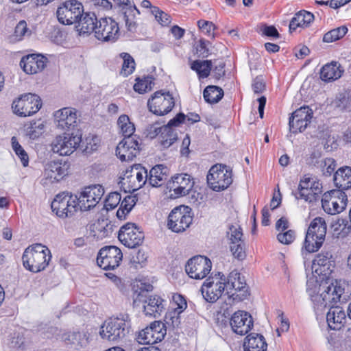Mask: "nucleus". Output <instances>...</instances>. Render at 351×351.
Segmentation results:
<instances>
[{
	"label": "nucleus",
	"mask_w": 351,
	"mask_h": 351,
	"mask_svg": "<svg viewBox=\"0 0 351 351\" xmlns=\"http://www.w3.org/2000/svg\"><path fill=\"white\" fill-rule=\"evenodd\" d=\"M320 294L313 296L314 308L317 311H323L330 307L326 314V322L331 330H338L343 326L346 316L345 311L339 306H330L332 303L340 301L344 288L340 282L335 280L328 284V282L320 285Z\"/></svg>",
	"instance_id": "f257e3e1"
},
{
	"label": "nucleus",
	"mask_w": 351,
	"mask_h": 351,
	"mask_svg": "<svg viewBox=\"0 0 351 351\" xmlns=\"http://www.w3.org/2000/svg\"><path fill=\"white\" fill-rule=\"evenodd\" d=\"M51 258L49 250L42 244L36 243L25 250L22 260L25 269L37 273L47 267Z\"/></svg>",
	"instance_id": "f03ea898"
},
{
	"label": "nucleus",
	"mask_w": 351,
	"mask_h": 351,
	"mask_svg": "<svg viewBox=\"0 0 351 351\" xmlns=\"http://www.w3.org/2000/svg\"><path fill=\"white\" fill-rule=\"evenodd\" d=\"M130 319L128 314L110 318L101 326L99 335L103 339L117 341L123 339L130 332Z\"/></svg>",
	"instance_id": "7ed1b4c3"
},
{
	"label": "nucleus",
	"mask_w": 351,
	"mask_h": 351,
	"mask_svg": "<svg viewBox=\"0 0 351 351\" xmlns=\"http://www.w3.org/2000/svg\"><path fill=\"white\" fill-rule=\"evenodd\" d=\"M326 224L322 217H316L311 223L306 234L304 247L306 254L318 251L326 234Z\"/></svg>",
	"instance_id": "20e7f679"
},
{
	"label": "nucleus",
	"mask_w": 351,
	"mask_h": 351,
	"mask_svg": "<svg viewBox=\"0 0 351 351\" xmlns=\"http://www.w3.org/2000/svg\"><path fill=\"white\" fill-rule=\"evenodd\" d=\"M207 182L213 191H223L232 182V170L226 165H215L208 171Z\"/></svg>",
	"instance_id": "39448f33"
},
{
	"label": "nucleus",
	"mask_w": 351,
	"mask_h": 351,
	"mask_svg": "<svg viewBox=\"0 0 351 351\" xmlns=\"http://www.w3.org/2000/svg\"><path fill=\"white\" fill-rule=\"evenodd\" d=\"M226 294L234 301H243L249 295L248 287L244 276L233 271L226 278Z\"/></svg>",
	"instance_id": "423d86ee"
},
{
	"label": "nucleus",
	"mask_w": 351,
	"mask_h": 351,
	"mask_svg": "<svg viewBox=\"0 0 351 351\" xmlns=\"http://www.w3.org/2000/svg\"><path fill=\"white\" fill-rule=\"evenodd\" d=\"M175 106V99L169 91L160 90L152 95L147 101L149 110L154 114L163 116L171 112Z\"/></svg>",
	"instance_id": "0eeeda50"
},
{
	"label": "nucleus",
	"mask_w": 351,
	"mask_h": 351,
	"mask_svg": "<svg viewBox=\"0 0 351 351\" xmlns=\"http://www.w3.org/2000/svg\"><path fill=\"white\" fill-rule=\"evenodd\" d=\"M204 299L209 302H216L226 291V277L218 272L214 276L208 277L201 288Z\"/></svg>",
	"instance_id": "6e6552de"
},
{
	"label": "nucleus",
	"mask_w": 351,
	"mask_h": 351,
	"mask_svg": "<svg viewBox=\"0 0 351 351\" xmlns=\"http://www.w3.org/2000/svg\"><path fill=\"white\" fill-rule=\"evenodd\" d=\"M77 195L73 196L65 192L59 193L51 202L52 211L59 217H71L77 211Z\"/></svg>",
	"instance_id": "1a4fd4ad"
},
{
	"label": "nucleus",
	"mask_w": 351,
	"mask_h": 351,
	"mask_svg": "<svg viewBox=\"0 0 351 351\" xmlns=\"http://www.w3.org/2000/svg\"><path fill=\"white\" fill-rule=\"evenodd\" d=\"M84 7L77 0H69L62 3L57 9L56 16L58 21L63 25L77 23L82 16Z\"/></svg>",
	"instance_id": "9d476101"
},
{
	"label": "nucleus",
	"mask_w": 351,
	"mask_h": 351,
	"mask_svg": "<svg viewBox=\"0 0 351 351\" xmlns=\"http://www.w3.org/2000/svg\"><path fill=\"white\" fill-rule=\"evenodd\" d=\"M41 106V99L38 95L28 93L15 100L12 108L15 114L21 117H28L37 112Z\"/></svg>",
	"instance_id": "9b49d317"
},
{
	"label": "nucleus",
	"mask_w": 351,
	"mask_h": 351,
	"mask_svg": "<svg viewBox=\"0 0 351 351\" xmlns=\"http://www.w3.org/2000/svg\"><path fill=\"white\" fill-rule=\"evenodd\" d=\"M104 194V189L100 184L85 187L77 196V206L81 210H88L94 208Z\"/></svg>",
	"instance_id": "f8f14e48"
},
{
	"label": "nucleus",
	"mask_w": 351,
	"mask_h": 351,
	"mask_svg": "<svg viewBox=\"0 0 351 351\" xmlns=\"http://www.w3.org/2000/svg\"><path fill=\"white\" fill-rule=\"evenodd\" d=\"M81 142V136L65 133L55 138L51 143V149L60 156H69L77 149Z\"/></svg>",
	"instance_id": "ddd939ff"
},
{
	"label": "nucleus",
	"mask_w": 351,
	"mask_h": 351,
	"mask_svg": "<svg viewBox=\"0 0 351 351\" xmlns=\"http://www.w3.org/2000/svg\"><path fill=\"white\" fill-rule=\"evenodd\" d=\"M243 235L242 229L238 224L228 226L226 237L229 241L230 249L232 255L238 260H243L246 256Z\"/></svg>",
	"instance_id": "4468645a"
},
{
	"label": "nucleus",
	"mask_w": 351,
	"mask_h": 351,
	"mask_svg": "<svg viewBox=\"0 0 351 351\" xmlns=\"http://www.w3.org/2000/svg\"><path fill=\"white\" fill-rule=\"evenodd\" d=\"M95 36L102 42L115 43L119 37L118 23L111 18H101Z\"/></svg>",
	"instance_id": "2eb2a0df"
},
{
	"label": "nucleus",
	"mask_w": 351,
	"mask_h": 351,
	"mask_svg": "<svg viewBox=\"0 0 351 351\" xmlns=\"http://www.w3.org/2000/svg\"><path fill=\"white\" fill-rule=\"evenodd\" d=\"M123 254L116 246H106L102 247L97 255L98 266L104 270L114 269L122 261Z\"/></svg>",
	"instance_id": "dca6fc26"
},
{
	"label": "nucleus",
	"mask_w": 351,
	"mask_h": 351,
	"mask_svg": "<svg viewBox=\"0 0 351 351\" xmlns=\"http://www.w3.org/2000/svg\"><path fill=\"white\" fill-rule=\"evenodd\" d=\"M167 333L165 324L160 321H154L145 329L139 332L138 341L141 344L153 345L161 341Z\"/></svg>",
	"instance_id": "f3484780"
},
{
	"label": "nucleus",
	"mask_w": 351,
	"mask_h": 351,
	"mask_svg": "<svg viewBox=\"0 0 351 351\" xmlns=\"http://www.w3.org/2000/svg\"><path fill=\"white\" fill-rule=\"evenodd\" d=\"M211 267L210 259L203 256H196L187 261L185 271L190 278L199 280L204 278L209 274Z\"/></svg>",
	"instance_id": "a211bd4d"
},
{
	"label": "nucleus",
	"mask_w": 351,
	"mask_h": 351,
	"mask_svg": "<svg viewBox=\"0 0 351 351\" xmlns=\"http://www.w3.org/2000/svg\"><path fill=\"white\" fill-rule=\"evenodd\" d=\"M119 240L129 248H135L142 244L144 233L134 223H128L119 232Z\"/></svg>",
	"instance_id": "6ab92c4d"
},
{
	"label": "nucleus",
	"mask_w": 351,
	"mask_h": 351,
	"mask_svg": "<svg viewBox=\"0 0 351 351\" xmlns=\"http://www.w3.org/2000/svg\"><path fill=\"white\" fill-rule=\"evenodd\" d=\"M186 208L182 206L176 207L169 215L167 226L173 232H182L192 223L193 217L186 213Z\"/></svg>",
	"instance_id": "aec40b11"
},
{
	"label": "nucleus",
	"mask_w": 351,
	"mask_h": 351,
	"mask_svg": "<svg viewBox=\"0 0 351 351\" xmlns=\"http://www.w3.org/2000/svg\"><path fill=\"white\" fill-rule=\"evenodd\" d=\"M313 112L308 106H304L295 110L289 117V129L293 133L302 132L311 121Z\"/></svg>",
	"instance_id": "412c9836"
},
{
	"label": "nucleus",
	"mask_w": 351,
	"mask_h": 351,
	"mask_svg": "<svg viewBox=\"0 0 351 351\" xmlns=\"http://www.w3.org/2000/svg\"><path fill=\"white\" fill-rule=\"evenodd\" d=\"M195 182L193 177L187 173H180L174 176L169 182L168 188L173 191L175 197L185 196L193 189Z\"/></svg>",
	"instance_id": "4be33fe9"
},
{
	"label": "nucleus",
	"mask_w": 351,
	"mask_h": 351,
	"mask_svg": "<svg viewBox=\"0 0 351 351\" xmlns=\"http://www.w3.org/2000/svg\"><path fill=\"white\" fill-rule=\"evenodd\" d=\"M335 267V260L329 251H322L313 261L312 269L318 275L328 278Z\"/></svg>",
	"instance_id": "5701e85b"
},
{
	"label": "nucleus",
	"mask_w": 351,
	"mask_h": 351,
	"mask_svg": "<svg viewBox=\"0 0 351 351\" xmlns=\"http://www.w3.org/2000/svg\"><path fill=\"white\" fill-rule=\"evenodd\" d=\"M253 318L250 313L244 311H238L231 317L230 324L232 331L239 335H245L253 327Z\"/></svg>",
	"instance_id": "b1692460"
},
{
	"label": "nucleus",
	"mask_w": 351,
	"mask_h": 351,
	"mask_svg": "<svg viewBox=\"0 0 351 351\" xmlns=\"http://www.w3.org/2000/svg\"><path fill=\"white\" fill-rule=\"evenodd\" d=\"M140 149L139 143L135 138H123L118 144L116 155L121 161L132 160Z\"/></svg>",
	"instance_id": "393cba45"
},
{
	"label": "nucleus",
	"mask_w": 351,
	"mask_h": 351,
	"mask_svg": "<svg viewBox=\"0 0 351 351\" xmlns=\"http://www.w3.org/2000/svg\"><path fill=\"white\" fill-rule=\"evenodd\" d=\"M47 59L40 54H29L23 57L20 66L27 74H35L46 66Z\"/></svg>",
	"instance_id": "a878e982"
},
{
	"label": "nucleus",
	"mask_w": 351,
	"mask_h": 351,
	"mask_svg": "<svg viewBox=\"0 0 351 351\" xmlns=\"http://www.w3.org/2000/svg\"><path fill=\"white\" fill-rule=\"evenodd\" d=\"M57 127L62 130H69L74 128L77 123V110L73 108H63L54 114Z\"/></svg>",
	"instance_id": "bb28decb"
},
{
	"label": "nucleus",
	"mask_w": 351,
	"mask_h": 351,
	"mask_svg": "<svg viewBox=\"0 0 351 351\" xmlns=\"http://www.w3.org/2000/svg\"><path fill=\"white\" fill-rule=\"evenodd\" d=\"M165 301L158 295H149L139 303L143 304V312L147 316L158 317L165 311Z\"/></svg>",
	"instance_id": "cd10ccee"
},
{
	"label": "nucleus",
	"mask_w": 351,
	"mask_h": 351,
	"mask_svg": "<svg viewBox=\"0 0 351 351\" xmlns=\"http://www.w3.org/2000/svg\"><path fill=\"white\" fill-rule=\"evenodd\" d=\"M68 169L66 162L51 161L46 165L44 176L51 182H58L68 174Z\"/></svg>",
	"instance_id": "c85d7f7f"
},
{
	"label": "nucleus",
	"mask_w": 351,
	"mask_h": 351,
	"mask_svg": "<svg viewBox=\"0 0 351 351\" xmlns=\"http://www.w3.org/2000/svg\"><path fill=\"white\" fill-rule=\"evenodd\" d=\"M77 23H78L80 34H90L95 32L96 28L99 24V21L95 13H84L83 12L82 16L77 20Z\"/></svg>",
	"instance_id": "c756f323"
},
{
	"label": "nucleus",
	"mask_w": 351,
	"mask_h": 351,
	"mask_svg": "<svg viewBox=\"0 0 351 351\" xmlns=\"http://www.w3.org/2000/svg\"><path fill=\"white\" fill-rule=\"evenodd\" d=\"M343 73L338 62H331L325 64L321 69L320 78L325 82H330L340 78Z\"/></svg>",
	"instance_id": "7c9ffc66"
},
{
	"label": "nucleus",
	"mask_w": 351,
	"mask_h": 351,
	"mask_svg": "<svg viewBox=\"0 0 351 351\" xmlns=\"http://www.w3.org/2000/svg\"><path fill=\"white\" fill-rule=\"evenodd\" d=\"M168 168L163 165L154 167L149 173L148 182L154 187L163 185L168 178Z\"/></svg>",
	"instance_id": "2f4dec72"
},
{
	"label": "nucleus",
	"mask_w": 351,
	"mask_h": 351,
	"mask_svg": "<svg viewBox=\"0 0 351 351\" xmlns=\"http://www.w3.org/2000/svg\"><path fill=\"white\" fill-rule=\"evenodd\" d=\"M267 346L264 337L257 333L248 335L243 343L245 351H265Z\"/></svg>",
	"instance_id": "473e14b6"
},
{
	"label": "nucleus",
	"mask_w": 351,
	"mask_h": 351,
	"mask_svg": "<svg viewBox=\"0 0 351 351\" xmlns=\"http://www.w3.org/2000/svg\"><path fill=\"white\" fill-rule=\"evenodd\" d=\"M334 183L341 192L351 188V168L343 167L334 174Z\"/></svg>",
	"instance_id": "72a5a7b5"
},
{
	"label": "nucleus",
	"mask_w": 351,
	"mask_h": 351,
	"mask_svg": "<svg viewBox=\"0 0 351 351\" xmlns=\"http://www.w3.org/2000/svg\"><path fill=\"white\" fill-rule=\"evenodd\" d=\"M91 231L97 239L110 237L113 232V225L108 219H99L93 226Z\"/></svg>",
	"instance_id": "f704fd0d"
},
{
	"label": "nucleus",
	"mask_w": 351,
	"mask_h": 351,
	"mask_svg": "<svg viewBox=\"0 0 351 351\" xmlns=\"http://www.w3.org/2000/svg\"><path fill=\"white\" fill-rule=\"evenodd\" d=\"M64 342L74 345L77 348L86 346L88 343L86 334L83 332H69L62 335Z\"/></svg>",
	"instance_id": "c9c22d12"
},
{
	"label": "nucleus",
	"mask_w": 351,
	"mask_h": 351,
	"mask_svg": "<svg viewBox=\"0 0 351 351\" xmlns=\"http://www.w3.org/2000/svg\"><path fill=\"white\" fill-rule=\"evenodd\" d=\"M191 69L196 71L199 79L206 78L212 70V60H195L191 63Z\"/></svg>",
	"instance_id": "e433bc0d"
},
{
	"label": "nucleus",
	"mask_w": 351,
	"mask_h": 351,
	"mask_svg": "<svg viewBox=\"0 0 351 351\" xmlns=\"http://www.w3.org/2000/svg\"><path fill=\"white\" fill-rule=\"evenodd\" d=\"M203 96L207 103L216 104L223 97V90L217 86L209 85L204 89Z\"/></svg>",
	"instance_id": "4c0bfd02"
},
{
	"label": "nucleus",
	"mask_w": 351,
	"mask_h": 351,
	"mask_svg": "<svg viewBox=\"0 0 351 351\" xmlns=\"http://www.w3.org/2000/svg\"><path fill=\"white\" fill-rule=\"evenodd\" d=\"M119 184L123 188L124 191H134L141 188L139 182L136 180L134 173H130V169H127L123 177H121Z\"/></svg>",
	"instance_id": "58836bf2"
},
{
	"label": "nucleus",
	"mask_w": 351,
	"mask_h": 351,
	"mask_svg": "<svg viewBox=\"0 0 351 351\" xmlns=\"http://www.w3.org/2000/svg\"><path fill=\"white\" fill-rule=\"evenodd\" d=\"M136 287V289H134V291L133 304L134 305L138 306L139 301H142L149 297L147 293L153 290V286L149 283L139 281L137 282L136 285L134 286V289Z\"/></svg>",
	"instance_id": "ea45409f"
},
{
	"label": "nucleus",
	"mask_w": 351,
	"mask_h": 351,
	"mask_svg": "<svg viewBox=\"0 0 351 351\" xmlns=\"http://www.w3.org/2000/svg\"><path fill=\"white\" fill-rule=\"evenodd\" d=\"M160 143L164 148L169 147L178 138L177 133L173 128L162 126L159 136Z\"/></svg>",
	"instance_id": "a19ab883"
},
{
	"label": "nucleus",
	"mask_w": 351,
	"mask_h": 351,
	"mask_svg": "<svg viewBox=\"0 0 351 351\" xmlns=\"http://www.w3.org/2000/svg\"><path fill=\"white\" fill-rule=\"evenodd\" d=\"M117 124L121 129V132L124 138H135L136 135H133L135 131L134 125L130 121V119L128 115H121L117 121Z\"/></svg>",
	"instance_id": "79ce46f5"
},
{
	"label": "nucleus",
	"mask_w": 351,
	"mask_h": 351,
	"mask_svg": "<svg viewBox=\"0 0 351 351\" xmlns=\"http://www.w3.org/2000/svg\"><path fill=\"white\" fill-rule=\"evenodd\" d=\"M123 18L125 22L128 30L132 32H135L137 27V24L134 20L135 17L134 12H136L139 14L140 12L134 5V6H130L129 8H123Z\"/></svg>",
	"instance_id": "37998d69"
},
{
	"label": "nucleus",
	"mask_w": 351,
	"mask_h": 351,
	"mask_svg": "<svg viewBox=\"0 0 351 351\" xmlns=\"http://www.w3.org/2000/svg\"><path fill=\"white\" fill-rule=\"evenodd\" d=\"M315 166L326 177L330 176L337 167L336 161L332 158H326L316 162Z\"/></svg>",
	"instance_id": "c03bdc74"
},
{
	"label": "nucleus",
	"mask_w": 351,
	"mask_h": 351,
	"mask_svg": "<svg viewBox=\"0 0 351 351\" xmlns=\"http://www.w3.org/2000/svg\"><path fill=\"white\" fill-rule=\"evenodd\" d=\"M45 125L40 120L32 121L25 129L26 136L30 139L34 140L38 138L44 132Z\"/></svg>",
	"instance_id": "a18cd8bd"
},
{
	"label": "nucleus",
	"mask_w": 351,
	"mask_h": 351,
	"mask_svg": "<svg viewBox=\"0 0 351 351\" xmlns=\"http://www.w3.org/2000/svg\"><path fill=\"white\" fill-rule=\"evenodd\" d=\"M348 32L346 26L343 25L333 29L324 35L323 41L324 43H332L343 38Z\"/></svg>",
	"instance_id": "49530a36"
},
{
	"label": "nucleus",
	"mask_w": 351,
	"mask_h": 351,
	"mask_svg": "<svg viewBox=\"0 0 351 351\" xmlns=\"http://www.w3.org/2000/svg\"><path fill=\"white\" fill-rule=\"evenodd\" d=\"M12 147L16 155L20 158L23 167H27L29 164V157L27 152L19 144L16 136L11 138Z\"/></svg>",
	"instance_id": "de8ad7c7"
},
{
	"label": "nucleus",
	"mask_w": 351,
	"mask_h": 351,
	"mask_svg": "<svg viewBox=\"0 0 351 351\" xmlns=\"http://www.w3.org/2000/svg\"><path fill=\"white\" fill-rule=\"evenodd\" d=\"M153 80L154 78L149 75L142 80L137 78V82L134 85V90L140 94L151 90L154 85Z\"/></svg>",
	"instance_id": "09e8293b"
},
{
	"label": "nucleus",
	"mask_w": 351,
	"mask_h": 351,
	"mask_svg": "<svg viewBox=\"0 0 351 351\" xmlns=\"http://www.w3.org/2000/svg\"><path fill=\"white\" fill-rule=\"evenodd\" d=\"M130 173H134L136 180L139 182L141 188L146 183L148 180L149 174L147 170L141 165H134L130 169Z\"/></svg>",
	"instance_id": "8fccbe9b"
},
{
	"label": "nucleus",
	"mask_w": 351,
	"mask_h": 351,
	"mask_svg": "<svg viewBox=\"0 0 351 351\" xmlns=\"http://www.w3.org/2000/svg\"><path fill=\"white\" fill-rule=\"evenodd\" d=\"M123 60V63L122 65L121 73L128 76L132 73L135 69V62L134 58L128 53H122L121 54Z\"/></svg>",
	"instance_id": "3c124183"
},
{
	"label": "nucleus",
	"mask_w": 351,
	"mask_h": 351,
	"mask_svg": "<svg viewBox=\"0 0 351 351\" xmlns=\"http://www.w3.org/2000/svg\"><path fill=\"white\" fill-rule=\"evenodd\" d=\"M181 313L173 310L167 312L165 316V325L167 324L173 328L179 327L181 324Z\"/></svg>",
	"instance_id": "603ef678"
},
{
	"label": "nucleus",
	"mask_w": 351,
	"mask_h": 351,
	"mask_svg": "<svg viewBox=\"0 0 351 351\" xmlns=\"http://www.w3.org/2000/svg\"><path fill=\"white\" fill-rule=\"evenodd\" d=\"M121 199V196L119 193L112 192L106 197L104 206L107 210H112L119 204Z\"/></svg>",
	"instance_id": "864d4df0"
},
{
	"label": "nucleus",
	"mask_w": 351,
	"mask_h": 351,
	"mask_svg": "<svg viewBox=\"0 0 351 351\" xmlns=\"http://www.w3.org/2000/svg\"><path fill=\"white\" fill-rule=\"evenodd\" d=\"M152 13L155 16V19L162 26H167L171 23L170 16L160 10L158 7H154L152 10Z\"/></svg>",
	"instance_id": "5fc2aeb1"
},
{
	"label": "nucleus",
	"mask_w": 351,
	"mask_h": 351,
	"mask_svg": "<svg viewBox=\"0 0 351 351\" xmlns=\"http://www.w3.org/2000/svg\"><path fill=\"white\" fill-rule=\"evenodd\" d=\"M295 233L292 230H285L277 234L278 241L284 245L291 244L295 240Z\"/></svg>",
	"instance_id": "6e6d98bb"
},
{
	"label": "nucleus",
	"mask_w": 351,
	"mask_h": 351,
	"mask_svg": "<svg viewBox=\"0 0 351 351\" xmlns=\"http://www.w3.org/2000/svg\"><path fill=\"white\" fill-rule=\"evenodd\" d=\"M31 30L27 27L26 21H21L16 25L14 30V35L18 40H21L24 36H29Z\"/></svg>",
	"instance_id": "4d7b16f0"
},
{
	"label": "nucleus",
	"mask_w": 351,
	"mask_h": 351,
	"mask_svg": "<svg viewBox=\"0 0 351 351\" xmlns=\"http://www.w3.org/2000/svg\"><path fill=\"white\" fill-rule=\"evenodd\" d=\"M311 189H298V191L293 192L295 199H303L305 202L313 203L315 202V199L313 197Z\"/></svg>",
	"instance_id": "13d9d810"
},
{
	"label": "nucleus",
	"mask_w": 351,
	"mask_h": 351,
	"mask_svg": "<svg viewBox=\"0 0 351 351\" xmlns=\"http://www.w3.org/2000/svg\"><path fill=\"white\" fill-rule=\"evenodd\" d=\"M173 302L177 306L174 308L173 311L176 312L182 313L187 307V302L185 298L178 293L173 295Z\"/></svg>",
	"instance_id": "bf43d9fd"
},
{
	"label": "nucleus",
	"mask_w": 351,
	"mask_h": 351,
	"mask_svg": "<svg viewBox=\"0 0 351 351\" xmlns=\"http://www.w3.org/2000/svg\"><path fill=\"white\" fill-rule=\"evenodd\" d=\"M304 16H302V11L298 12L291 19L289 23V31L293 32L295 31L298 27H304Z\"/></svg>",
	"instance_id": "052dcab7"
},
{
	"label": "nucleus",
	"mask_w": 351,
	"mask_h": 351,
	"mask_svg": "<svg viewBox=\"0 0 351 351\" xmlns=\"http://www.w3.org/2000/svg\"><path fill=\"white\" fill-rule=\"evenodd\" d=\"M137 202V197L135 195H126L121 202V206L123 207L126 212H130Z\"/></svg>",
	"instance_id": "680f3d73"
},
{
	"label": "nucleus",
	"mask_w": 351,
	"mask_h": 351,
	"mask_svg": "<svg viewBox=\"0 0 351 351\" xmlns=\"http://www.w3.org/2000/svg\"><path fill=\"white\" fill-rule=\"evenodd\" d=\"M261 32H262L263 35L268 37H271L274 38H278L280 37V34L277 29L273 25H263L261 27Z\"/></svg>",
	"instance_id": "e2e57ef3"
},
{
	"label": "nucleus",
	"mask_w": 351,
	"mask_h": 351,
	"mask_svg": "<svg viewBox=\"0 0 351 351\" xmlns=\"http://www.w3.org/2000/svg\"><path fill=\"white\" fill-rule=\"evenodd\" d=\"M252 89L254 92L256 94L261 93L265 89V83L261 76H257L253 80Z\"/></svg>",
	"instance_id": "0e129e2a"
},
{
	"label": "nucleus",
	"mask_w": 351,
	"mask_h": 351,
	"mask_svg": "<svg viewBox=\"0 0 351 351\" xmlns=\"http://www.w3.org/2000/svg\"><path fill=\"white\" fill-rule=\"evenodd\" d=\"M161 128L162 127H160L158 123L149 125L145 130V134L147 137H149L152 139L154 138L158 134H160Z\"/></svg>",
	"instance_id": "69168bd1"
},
{
	"label": "nucleus",
	"mask_w": 351,
	"mask_h": 351,
	"mask_svg": "<svg viewBox=\"0 0 351 351\" xmlns=\"http://www.w3.org/2000/svg\"><path fill=\"white\" fill-rule=\"evenodd\" d=\"M335 105L340 110H346L350 105L349 98L344 95H340L335 101Z\"/></svg>",
	"instance_id": "338daca9"
},
{
	"label": "nucleus",
	"mask_w": 351,
	"mask_h": 351,
	"mask_svg": "<svg viewBox=\"0 0 351 351\" xmlns=\"http://www.w3.org/2000/svg\"><path fill=\"white\" fill-rule=\"evenodd\" d=\"M225 65L223 62H219L215 64L213 69V75L216 80H219L225 75Z\"/></svg>",
	"instance_id": "774afa93"
}]
</instances>
